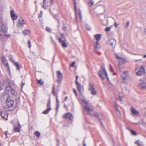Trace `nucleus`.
Masks as SVG:
<instances>
[{
    "mask_svg": "<svg viewBox=\"0 0 146 146\" xmlns=\"http://www.w3.org/2000/svg\"><path fill=\"white\" fill-rule=\"evenodd\" d=\"M80 99L82 103L84 104V107L86 112L91 115H94L96 117L99 119L98 114L94 111L93 107L91 104L86 101L83 96H80Z\"/></svg>",
    "mask_w": 146,
    "mask_h": 146,
    "instance_id": "1",
    "label": "nucleus"
},
{
    "mask_svg": "<svg viewBox=\"0 0 146 146\" xmlns=\"http://www.w3.org/2000/svg\"><path fill=\"white\" fill-rule=\"evenodd\" d=\"M11 83H5L3 86L6 90V91L3 93L6 92L7 94L9 95V97H11L16 96L17 94V92L14 88H12L11 86Z\"/></svg>",
    "mask_w": 146,
    "mask_h": 146,
    "instance_id": "2",
    "label": "nucleus"
},
{
    "mask_svg": "<svg viewBox=\"0 0 146 146\" xmlns=\"http://www.w3.org/2000/svg\"><path fill=\"white\" fill-rule=\"evenodd\" d=\"M1 98L6 99L5 106H4V108L6 111L9 110V109L12 107L13 106V100L11 99L10 97H9V95L7 94L6 92L1 96Z\"/></svg>",
    "mask_w": 146,
    "mask_h": 146,
    "instance_id": "3",
    "label": "nucleus"
},
{
    "mask_svg": "<svg viewBox=\"0 0 146 146\" xmlns=\"http://www.w3.org/2000/svg\"><path fill=\"white\" fill-rule=\"evenodd\" d=\"M106 70L105 66L104 65H102L100 68V70L98 72L99 76L101 78L102 80H104L105 78L102 76V75L104 73V72Z\"/></svg>",
    "mask_w": 146,
    "mask_h": 146,
    "instance_id": "4",
    "label": "nucleus"
},
{
    "mask_svg": "<svg viewBox=\"0 0 146 146\" xmlns=\"http://www.w3.org/2000/svg\"><path fill=\"white\" fill-rule=\"evenodd\" d=\"M89 89L92 94L95 95L97 93L96 90L94 88V85L92 83L90 84Z\"/></svg>",
    "mask_w": 146,
    "mask_h": 146,
    "instance_id": "5",
    "label": "nucleus"
},
{
    "mask_svg": "<svg viewBox=\"0 0 146 146\" xmlns=\"http://www.w3.org/2000/svg\"><path fill=\"white\" fill-rule=\"evenodd\" d=\"M57 77V82H61L62 81L63 75L60 71H58L56 72Z\"/></svg>",
    "mask_w": 146,
    "mask_h": 146,
    "instance_id": "6",
    "label": "nucleus"
},
{
    "mask_svg": "<svg viewBox=\"0 0 146 146\" xmlns=\"http://www.w3.org/2000/svg\"><path fill=\"white\" fill-rule=\"evenodd\" d=\"M7 27L2 23H0V32L6 33L7 32Z\"/></svg>",
    "mask_w": 146,
    "mask_h": 146,
    "instance_id": "7",
    "label": "nucleus"
},
{
    "mask_svg": "<svg viewBox=\"0 0 146 146\" xmlns=\"http://www.w3.org/2000/svg\"><path fill=\"white\" fill-rule=\"evenodd\" d=\"M63 117L65 118H68L70 120H72L73 118L72 114L69 112L63 115Z\"/></svg>",
    "mask_w": 146,
    "mask_h": 146,
    "instance_id": "8",
    "label": "nucleus"
},
{
    "mask_svg": "<svg viewBox=\"0 0 146 146\" xmlns=\"http://www.w3.org/2000/svg\"><path fill=\"white\" fill-rule=\"evenodd\" d=\"M10 14L12 19L13 20H16L17 18V15L15 13V11L13 10H11Z\"/></svg>",
    "mask_w": 146,
    "mask_h": 146,
    "instance_id": "9",
    "label": "nucleus"
},
{
    "mask_svg": "<svg viewBox=\"0 0 146 146\" xmlns=\"http://www.w3.org/2000/svg\"><path fill=\"white\" fill-rule=\"evenodd\" d=\"M116 43V40L113 38H111L109 40L108 42V43L113 47L115 46Z\"/></svg>",
    "mask_w": 146,
    "mask_h": 146,
    "instance_id": "10",
    "label": "nucleus"
},
{
    "mask_svg": "<svg viewBox=\"0 0 146 146\" xmlns=\"http://www.w3.org/2000/svg\"><path fill=\"white\" fill-rule=\"evenodd\" d=\"M76 83L78 90L81 93L84 90L83 86L80 84V83Z\"/></svg>",
    "mask_w": 146,
    "mask_h": 146,
    "instance_id": "11",
    "label": "nucleus"
},
{
    "mask_svg": "<svg viewBox=\"0 0 146 146\" xmlns=\"http://www.w3.org/2000/svg\"><path fill=\"white\" fill-rule=\"evenodd\" d=\"M0 115L1 116L6 120L7 119L8 114L7 113L0 111Z\"/></svg>",
    "mask_w": 146,
    "mask_h": 146,
    "instance_id": "12",
    "label": "nucleus"
},
{
    "mask_svg": "<svg viewBox=\"0 0 146 146\" xmlns=\"http://www.w3.org/2000/svg\"><path fill=\"white\" fill-rule=\"evenodd\" d=\"M113 106L116 110V113L117 117H120L121 115V112L117 108V105L116 104H115Z\"/></svg>",
    "mask_w": 146,
    "mask_h": 146,
    "instance_id": "13",
    "label": "nucleus"
},
{
    "mask_svg": "<svg viewBox=\"0 0 146 146\" xmlns=\"http://www.w3.org/2000/svg\"><path fill=\"white\" fill-rule=\"evenodd\" d=\"M17 23V25L18 27H20L23 25L24 24V20L22 19H20L18 20Z\"/></svg>",
    "mask_w": 146,
    "mask_h": 146,
    "instance_id": "14",
    "label": "nucleus"
},
{
    "mask_svg": "<svg viewBox=\"0 0 146 146\" xmlns=\"http://www.w3.org/2000/svg\"><path fill=\"white\" fill-rule=\"evenodd\" d=\"M1 60L5 67L7 68H9V67L7 60L4 58H3Z\"/></svg>",
    "mask_w": 146,
    "mask_h": 146,
    "instance_id": "15",
    "label": "nucleus"
},
{
    "mask_svg": "<svg viewBox=\"0 0 146 146\" xmlns=\"http://www.w3.org/2000/svg\"><path fill=\"white\" fill-rule=\"evenodd\" d=\"M58 40L61 43L62 46L64 48H66L67 47V44L65 42L62 40L61 38H60L58 39Z\"/></svg>",
    "mask_w": 146,
    "mask_h": 146,
    "instance_id": "16",
    "label": "nucleus"
},
{
    "mask_svg": "<svg viewBox=\"0 0 146 146\" xmlns=\"http://www.w3.org/2000/svg\"><path fill=\"white\" fill-rule=\"evenodd\" d=\"M48 3V2L46 0H43V3L44 5H42V8L44 9H46L48 7V5H47Z\"/></svg>",
    "mask_w": 146,
    "mask_h": 146,
    "instance_id": "17",
    "label": "nucleus"
},
{
    "mask_svg": "<svg viewBox=\"0 0 146 146\" xmlns=\"http://www.w3.org/2000/svg\"><path fill=\"white\" fill-rule=\"evenodd\" d=\"M18 127H14L15 131V132H19L21 127V126L20 124L19 121H18Z\"/></svg>",
    "mask_w": 146,
    "mask_h": 146,
    "instance_id": "18",
    "label": "nucleus"
},
{
    "mask_svg": "<svg viewBox=\"0 0 146 146\" xmlns=\"http://www.w3.org/2000/svg\"><path fill=\"white\" fill-rule=\"evenodd\" d=\"M13 65H15L16 67L17 70H20V69L22 68V67L21 65L18 62H16Z\"/></svg>",
    "mask_w": 146,
    "mask_h": 146,
    "instance_id": "19",
    "label": "nucleus"
},
{
    "mask_svg": "<svg viewBox=\"0 0 146 146\" xmlns=\"http://www.w3.org/2000/svg\"><path fill=\"white\" fill-rule=\"evenodd\" d=\"M140 88L142 89H146V83H140L139 85Z\"/></svg>",
    "mask_w": 146,
    "mask_h": 146,
    "instance_id": "20",
    "label": "nucleus"
},
{
    "mask_svg": "<svg viewBox=\"0 0 146 146\" xmlns=\"http://www.w3.org/2000/svg\"><path fill=\"white\" fill-rule=\"evenodd\" d=\"M102 37V35L101 34H97L95 35V37L97 40L98 41Z\"/></svg>",
    "mask_w": 146,
    "mask_h": 146,
    "instance_id": "21",
    "label": "nucleus"
},
{
    "mask_svg": "<svg viewBox=\"0 0 146 146\" xmlns=\"http://www.w3.org/2000/svg\"><path fill=\"white\" fill-rule=\"evenodd\" d=\"M100 48V44L98 41H97L95 47V51H96L97 49H99Z\"/></svg>",
    "mask_w": 146,
    "mask_h": 146,
    "instance_id": "22",
    "label": "nucleus"
},
{
    "mask_svg": "<svg viewBox=\"0 0 146 146\" xmlns=\"http://www.w3.org/2000/svg\"><path fill=\"white\" fill-rule=\"evenodd\" d=\"M51 110V108L50 107H48L47 109L45 110L42 112V113L44 114H47Z\"/></svg>",
    "mask_w": 146,
    "mask_h": 146,
    "instance_id": "23",
    "label": "nucleus"
},
{
    "mask_svg": "<svg viewBox=\"0 0 146 146\" xmlns=\"http://www.w3.org/2000/svg\"><path fill=\"white\" fill-rule=\"evenodd\" d=\"M9 58L10 61H11L13 63V64L16 62L14 61L13 60V59L12 58V56L11 55H9Z\"/></svg>",
    "mask_w": 146,
    "mask_h": 146,
    "instance_id": "24",
    "label": "nucleus"
},
{
    "mask_svg": "<svg viewBox=\"0 0 146 146\" xmlns=\"http://www.w3.org/2000/svg\"><path fill=\"white\" fill-rule=\"evenodd\" d=\"M132 112L135 114H137L139 113V112L135 109L132 108H131Z\"/></svg>",
    "mask_w": 146,
    "mask_h": 146,
    "instance_id": "25",
    "label": "nucleus"
},
{
    "mask_svg": "<svg viewBox=\"0 0 146 146\" xmlns=\"http://www.w3.org/2000/svg\"><path fill=\"white\" fill-rule=\"evenodd\" d=\"M139 70H140L141 72H142V73L143 74L145 72V68L143 66H141L140 69Z\"/></svg>",
    "mask_w": 146,
    "mask_h": 146,
    "instance_id": "26",
    "label": "nucleus"
},
{
    "mask_svg": "<svg viewBox=\"0 0 146 146\" xmlns=\"http://www.w3.org/2000/svg\"><path fill=\"white\" fill-rule=\"evenodd\" d=\"M34 134L37 137H40V133L38 131H35Z\"/></svg>",
    "mask_w": 146,
    "mask_h": 146,
    "instance_id": "27",
    "label": "nucleus"
},
{
    "mask_svg": "<svg viewBox=\"0 0 146 146\" xmlns=\"http://www.w3.org/2000/svg\"><path fill=\"white\" fill-rule=\"evenodd\" d=\"M30 32V31L29 30L26 29L23 31V33L25 35H27L29 34Z\"/></svg>",
    "mask_w": 146,
    "mask_h": 146,
    "instance_id": "28",
    "label": "nucleus"
},
{
    "mask_svg": "<svg viewBox=\"0 0 146 146\" xmlns=\"http://www.w3.org/2000/svg\"><path fill=\"white\" fill-rule=\"evenodd\" d=\"M55 86L54 84L53 85V86L52 88V93L54 95V96H56H56H57V95L55 93V92L54 91V90L55 89Z\"/></svg>",
    "mask_w": 146,
    "mask_h": 146,
    "instance_id": "29",
    "label": "nucleus"
},
{
    "mask_svg": "<svg viewBox=\"0 0 146 146\" xmlns=\"http://www.w3.org/2000/svg\"><path fill=\"white\" fill-rule=\"evenodd\" d=\"M73 1H74V9H75V11H76V10L77 3L76 1V0H73Z\"/></svg>",
    "mask_w": 146,
    "mask_h": 146,
    "instance_id": "30",
    "label": "nucleus"
},
{
    "mask_svg": "<svg viewBox=\"0 0 146 146\" xmlns=\"http://www.w3.org/2000/svg\"><path fill=\"white\" fill-rule=\"evenodd\" d=\"M137 74L139 76H141L143 74L142 72H141L139 69V71L137 72Z\"/></svg>",
    "mask_w": 146,
    "mask_h": 146,
    "instance_id": "31",
    "label": "nucleus"
},
{
    "mask_svg": "<svg viewBox=\"0 0 146 146\" xmlns=\"http://www.w3.org/2000/svg\"><path fill=\"white\" fill-rule=\"evenodd\" d=\"M109 66H110V71L112 72H114V70L113 69V68L112 66L110 64L109 65Z\"/></svg>",
    "mask_w": 146,
    "mask_h": 146,
    "instance_id": "32",
    "label": "nucleus"
},
{
    "mask_svg": "<svg viewBox=\"0 0 146 146\" xmlns=\"http://www.w3.org/2000/svg\"><path fill=\"white\" fill-rule=\"evenodd\" d=\"M122 94V93H119V100H120L121 101L122 100L121 98L122 97H123V96H122L121 95V94Z\"/></svg>",
    "mask_w": 146,
    "mask_h": 146,
    "instance_id": "33",
    "label": "nucleus"
},
{
    "mask_svg": "<svg viewBox=\"0 0 146 146\" xmlns=\"http://www.w3.org/2000/svg\"><path fill=\"white\" fill-rule=\"evenodd\" d=\"M136 143L139 146H141L142 145V143L140 141H136Z\"/></svg>",
    "mask_w": 146,
    "mask_h": 146,
    "instance_id": "34",
    "label": "nucleus"
},
{
    "mask_svg": "<svg viewBox=\"0 0 146 146\" xmlns=\"http://www.w3.org/2000/svg\"><path fill=\"white\" fill-rule=\"evenodd\" d=\"M60 106V103L59 102L56 103V111H58V108Z\"/></svg>",
    "mask_w": 146,
    "mask_h": 146,
    "instance_id": "35",
    "label": "nucleus"
},
{
    "mask_svg": "<svg viewBox=\"0 0 146 146\" xmlns=\"http://www.w3.org/2000/svg\"><path fill=\"white\" fill-rule=\"evenodd\" d=\"M104 74H105V76H106L107 79L108 80V81L109 82V78H108V75L107 73V72H106V70L104 72Z\"/></svg>",
    "mask_w": 146,
    "mask_h": 146,
    "instance_id": "36",
    "label": "nucleus"
},
{
    "mask_svg": "<svg viewBox=\"0 0 146 146\" xmlns=\"http://www.w3.org/2000/svg\"><path fill=\"white\" fill-rule=\"evenodd\" d=\"M46 30L48 32H51V29L48 27H46Z\"/></svg>",
    "mask_w": 146,
    "mask_h": 146,
    "instance_id": "37",
    "label": "nucleus"
},
{
    "mask_svg": "<svg viewBox=\"0 0 146 146\" xmlns=\"http://www.w3.org/2000/svg\"><path fill=\"white\" fill-rule=\"evenodd\" d=\"M54 17L55 19L58 20V23H59V20L58 19V16L57 15H54Z\"/></svg>",
    "mask_w": 146,
    "mask_h": 146,
    "instance_id": "38",
    "label": "nucleus"
},
{
    "mask_svg": "<svg viewBox=\"0 0 146 146\" xmlns=\"http://www.w3.org/2000/svg\"><path fill=\"white\" fill-rule=\"evenodd\" d=\"M86 29L88 30V31H90L91 30V27H90V26L89 25H86Z\"/></svg>",
    "mask_w": 146,
    "mask_h": 146,
    "instance_id": "39",
    "label": "nucleus"
},
{
    "mask_svg": "<svg viewBox=\"0 0 146 146\" xmlns=\"http://www.w3.org/2000/svg\"><path fill=\"white\" fill-rule=\"evenodd\" d=\"M131 132L132 135H137V133L135 132V131L133 130H131Z\"/></svg>",
    "mask_w": 146,
    "mask_h": 146,
    "instance_id": "40",
    "label": "nucleus"
},
{
    "mask_svg": "<svg viewBox=\"0 0 146 146\" xmlns=\"http://www.w3.org/2000/svg\"><path fill=\"white\" fill-rule=\"evenodd\" d=\"M110 30V28L109 27H107L105 29V31L106 32L109 31Z\"/></svg>",
    "mask_w": 146,
    "mask_h": 146,
    "instance_id": "41",
    "label": "nucleus"
},
{
    "mask_svg": "<svg viewBox=\"0 0 146 146\" xmlns=\"http://www.w3.org/2000/svg\"><path fill=\"white\" fill-rule=\"evenodd\" d=\"M89 3L92 6L94 4V2L92 1V0H90L89 2Z\"/></svg>",
    "mask_w": 146,
    "mask_h": 146,
    "instance_id": "42",
    "label": "nucleus"
},
{
    "mask_svg": "<svg viewBox=\"0 0 146 146\" xmlns=\"http://www.w3.org/2000/svg\"><path fill=\"white\" fill-rule=\"evenodd\" d=\"M75 63H76L75 62V61H73V62H72L71 65H70V66L71 67H74V64H75Z\"/></svg>",
    "mask_w": 146,
    "mask_h": 146,
    "instance_id": "43",
    "label": "nucleus"
},
{
    "mask_svg": "<svg viewBox=\"0 0 146 146\" xmlns=\"http://www.w3.org/2000/svg\"><path fill=\"white\" fill-rule=\"evenodd\" d=\"M141 124L144 126H145L146 125V123L143 120L141 121Z\"/></svg>",
    "mask_w": 146,
    "mask_h": 146,
    "instance_id": "44",
    "label": "nucleus"
},
{
    "mask_svg": "<svg viewBox=\"0 0 146 146\" xmlns=\"http://www.w3.org/2000/svg\"><path fill=\"white\" fill-rule=\"evenodd\" d=\"M28 47L29 48H30L31 47V42H30V41H28Z\"/></svg>",
    "mask_w": 146,
    "mask_h": 146,
    "instance_id": "45",
    "label": "nucleus"
},
{
    "mask_svg": "<svg viewBox=\"0 0 146 146\" xmlns=\"http://www.w3.org/2000/svg\"><path fill=\"white\" fill-rule=\"evenodd\" d=\"M116 58L118 60L121 59L122 58L120 57H119V56H118V55L117 54H116Z\"/></svg>",
    "mask_w": 146,
    "mask_h": 146,
    "instance_id": "46",
    "label": "nucleus"
},
{
    "mask_svg": "<svg viewBox=\"0 0 146 146\" xmlns=\"http://www.w3.org/2000/svg\"><path fill=\"white\" fill-rule=\"evenodd\" d=\"M50 102L49 101L48 102L47 106L48 107H50Z\"/></svg>",
    "mask_w": 146,
    "mask_h": 146,
    "instance_id": "47",
    "label": "nucleus"
},
{
    "mask_svg": "<svg viewBox=\"0 0 146 146\" xmlns=\"http://www.w3.org/2000/svg\"><path fill=\"white\" fill-rule=\"evenodd\" d=\"M129 23V21H127L126 24V27L127 28L128 27Z\"/></svg>",
    "mask_w": 146,
    "mask_h": 146,
    "instance_id": "48",
    "label": "nucleus"
},
{
    "mask_svg": "<svg viewBox=\"0 0 146 146\" xmlns=\"http://www.w3.org/2000/svg\"><path fill=\"white\" fill-rule=\"evenodd\" d=\"M73 91H74V93L75 94L76 96H77V93L76 90L74 88L73 89Z\"/></svg>",
    "mask_w": 146,
    "mask_h": 146,
    "instance_id": "49",
    "label": "nucleus"
},
{
    "mask_svg": "<svg viewBox=\"0 0 146 146\" xmlns=\"http://www.w3.org/2000/svg\"><path fill=\"white\" fill-rule=\"evenodd\" d=\"M121 59H122V61L123 63H125L126 62V60L125 59L122 58H121Z\"/></svg>",
    "mask_w": 146,
    "mask_h": 146,
    "instance_id": "50",
    "label": "nucleus"
},
{
    "mask_svg": "<svg viewBox=\"0 0 146 146\" xmlns=\"http://www.w3.org/2000/svg\"><path fill=\"white\" fill-rule=\"evenodd\" d=\"M4 36L7 37H9L10 36V35L9 34H5L4 35Z\"/></svg>",
    "mask_w": 146,
    "mask_h": 146,
    "instance_id": "51",
    "label": "nucleus"
},
{
    "mask_svg": "<svg viewBox=\"0 0 146 146\" xmlns=\"http://www.w3.org/2000/svg\"><path fill=\"white\" fill-rule=\"evenodd\" d=\"M78 76H76V80L75 82H78Z\"/></svg>",
    "mask_w": 146,
    "mask_h": 146,
    "instance_id": "52",
    "label": "nucleus"
},
{
    "mask_svg": "<svg viewBox=\"0 0 146 146\" xmlns=\"http://www.w3.org/2000/svg\"><path fill=\"white\" fill-rule=\"evenodd\" d=\"M37 82H42V80L40 79L39 80H37Z\"/></svg>",
    "mask_w": 146,
    "mask_h": 146,
    "instance_id": "53",
    "label": "nucleus"
},
{
    "mask_svg": "<svg viewBox=\"0 0 146 146\" xmlns=\"http://www.w3.org/2000/svg\"><path fill=\"white\" fill-rule=\"evenodd\" d=\"M114 25L115 27H117L118 24H117L115 22L114 23Z\"/></svg>",
    "mask_w": 146,
    "mask_h": 146,
    "instance_id": "54",
    "label": "nucleus"
},
{
    "mask_svg": "<svg viewBox=\"0 0 146 146\" xmlns=\"http://www.w3.org/2000/svg\"><path fill=\"white\" fill-rule=\"evenodd\" d=\"M56 103L59 102L58 99V96H56Z\"/></svg>",
    "mask_w": 146,
    "mask_h": 146,
    "instance_id": "55",
    "label": "nucleus"
},
{
    "mask_svg": "<svg viewBox=\"0 0 146 146\" xmlns=\"http://www.w3.org/2000/svg\"><path fill=\"white\" fill-rule=\"evenodd\" d=\"M63 29L64 31H66V27L65 26L63 27Z\"/></svg>",
    "mask_w": 146,
    "mask_h": 146,
    "instance_id": "56",
    "label": "nucleus"
},
{
    "mask_svg": "<svg viewBox=\"0 0 146 146\" xmlns=\"http://www.w3.org/2000/svg\"><path fill=\"white\" fill-rule=\"evenodd\" d=\"M25 85V83H23L22 84H21V90H22V89L23 88V86Z\"/></svg>",
    "mask_w": 146,
    "mask_h": 146,
    "instance_id": "57",
    "label": "nucleus"
},
{
    "mask_svg": "<svg viewBox=\"0 0 146 146\" xmlns=\"http://www.w3.org/2000/svg\"><path fill=\"white\" fill-rule=\"evenodd\" d=\"M123 73L125 75H126V76H127V74H128V72H124Z\"/></svg>",
    "mask_w": 146,
    "mask_h": 146,
    "instance_id": "58",
    "label": "nucleus"
},
{
    "mask_svg": "<svg viewBox=\"0 0 146 146\" xmlns=\"http://www.w3.org/2000/svg\"><path fill=\"white\" fill-rule=\"evenodd\" d=\"M51 39H52V43H53L54 44H55V42H54V40H53L52 37V36H51Z\"/></svg>",
    "mask_w": 146,
    "mask_h": 146,
    "instance_id": "59",
    "label": "nucleus"
},
{
    "mask_svg": "<svg viewBox=\"0 0 146 146\" xmlns=\"http://www.w3.org/2000/svg\"><path fill=\"white\" fill-rule=\"evenodd\" d=\"M3 83H0V90L1 89L2 87L1 86V85L3 84Z\"/></svg>",
    "mask_w": 146,
    "mask_h": 146,
    "instance_id": "60",
    "label": "nucleus"
},
{
    "mask_svg": "<svg viewBox=\"0 0 146 146\" xmlns=\"http://www.w3.org/2000/svg\"><path fill=\"white\" fill-rule=\"evenodd\" d=\"M79 15H82L81 12L80 10V11L79 13Z\"/></svg>",
    "mask_w": 146,
    "mask_h": 146,
    "instance_id": "61",
    "label": "nucleus"
},
{
    "mask_svg": "<svg viewBox=\"0 0 146 146\" xmlns=\"http://www.w3.org/2000/svg\"><path fill=\"white\" fill-rule=\"evenodd\" d=\"M79 17H80V18L81 20H82V15H79Z\"/></svg>",
    "mask_w": 146,
    "mask_h": 146,
    "instance_id": "62",
    "label": "nucleus"
},
{
    "mask_svg": "<svg viewBox=\"0 0 146 146\" xmlns=\"http://www.w3.org/2000/svg\"><path fill=\"white\" fill-rule=\"evenodd\" d=\"M50 5H51L53 3V0H50Z\"/></svg>",
    "mask_w": 146,
    "mask_h": 146,
    "instance_id": "63",
    "label": "nucleus"
},
{
    "mask_svg": "<svg viewBox=\"0 0 146 146\" xmlns=\"http://www.w3.org/2000/svg\"><path fill=\"white\" fill-rule=\"evenodd\" d=\"M39 83L40 85H43L44 84V83Z\"/></svg>",
    "mask_w": 146,
    "mask_h": 146,
    "instance_id": "64",
    "label": "nucleus"
}]
</instances>
